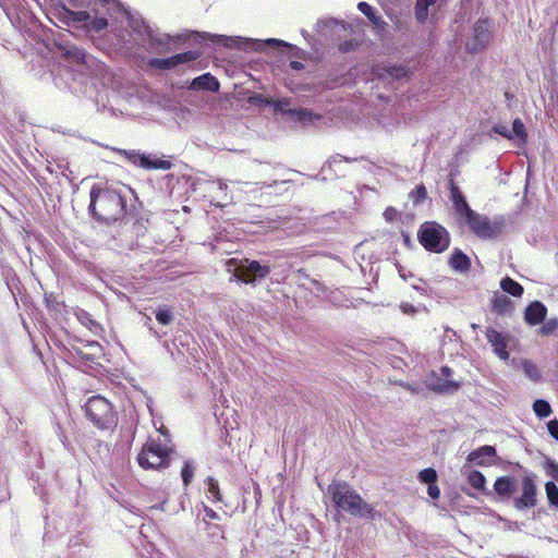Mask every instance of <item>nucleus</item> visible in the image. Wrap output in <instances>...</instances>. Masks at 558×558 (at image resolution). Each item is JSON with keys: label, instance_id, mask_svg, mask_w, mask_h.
Returning a JSON list of instances; mask_svg holds the SVG:
<instances>
[{"label": "nucleus", "instance_id": "f257e3e1", "mask_svg": "<svg viewBox=\"0 0 558 558\" xmlns=\"http://www.w3.org/2000/svg\"><path fill=\"white\" fill-rule=\"evenodd\" d=\"M69 35L60 34L56 39V46L64 57L66 64L60 70V78L69 90L75 95L93 98L96 94L94 77L97 60L86 51L68 39Z\"/></svg>", "mask_w": 558, "mask_h": 558}, {"label": "nucleus", "instance_id": "f03ea898", "mask_svg": "<svg viewBox=\"0 0 558 558\" xmlns=\"http://www.w3.org/2000/svg\"><path fill=\"white\" fill-rule=\"evenodd\" d=\"M89 216L107 226L118 223L140 204L136 193L128 185L112 186L94 184L89 191Z\"/></svg>", "mask_w": 558, "mask_h": 558}, {"label": "nucleus", "instance_id": "7ed1b4c3", "mask_svg": "<svg viewBox=\"0 0 558 558\" xmlns=\"http://www.w3.org/2000/svg\"><path fill=\"white\" fill-rule=\"evenodd\" d=\"M536 475L525 471L520 482L515 476H498L493 485V498L497 501H513L518 511H525L537 505L538 488L535 482Z\"/></svg>", "mask_w": 558, "mask_h": 558}, {"label": "nucleus", "instance_id": "20e7f679", "mask_svg": "<svg viewBox=\"0 0 558 558\" xmlns=\"http://www.w3.org/2000/svg\"><path fill=\"white\" fill-rule=\"evenodd\" d=\"M191 38L201 45L205 46H223L229 48H238L250 51L263 52L267 50H280L286 48L289 53H292L294 57L302 58L304 56V50L287 43L282 39L277 38H267V39H254L246 38L241 36H227V35H217L210 34L206 32H197L194 31L191 33Z\"/></svg>", "mask_w": 558, "mask_h": 558}, {"label": "nucleus", "instance_id": "39448f33", "mask_svg": "<svg viewBox=\"0 0 558 558\" xmlns=\"http://www.w3.org/2000/svg\"><path fill=\"white\" fill-rule=\"evenodd\" d=\"M327 492L338 513L344 512L367 520H374L377 515L374 507L367 504L347 482L333 481L328 485Z\"/></svg>", "mask_w": 558, "mask_h": 558}, {"label": "nucleus", "instance_id": "423d86ee", "mask_svg": "<svg viewBox=\"0 0 558 558\" xmlns=\"http://www.w3.org/2000/svg\"><path fill=\"white\" fill-rule=\"evenodd\" d=\"M125 21L132 34L136 36L134 41L137 46L159 53L170 51L171 36L156 33L138 13L131 12Z\"/></svg>", "mask_w": 558, "mask_h": 558}, {"label": "nucleus", "instance_id": "0eeeda50", "mask_svg": "<svg viewBox=\"0 0 558 558\" xmlns=\"http://www.w3.org/2000/svg\"><path fill=\"white\" fill-rule=\"evenodd\" d=\"M86 417L99 429H112L117 426L118 415L113 405L104 397H90L84 405Z\"/></svg>", "mask_w": 558, "mask_h": 558}, {"label": "nucleus", "instance_id": "6e6552de", "mask_svg": "<svg viewBox=\"0 0 558 558\" xmlns=\"http://www.w3.org/2000/svg\"><path fill=\"white\" fill-rule=\"evenodd\" d=\"M420 244L428 252L442 253L450 245V234L447 229L436 221L423 222L417 231Z\"/></svg>", "mask_w": 558, "mask_h": 558}, {"label": "nucleus", "instance_id": "1a4fd4ad", "mask_svg": "<svg viewBox=\"0 0 558 558\" xmlns=\"http://www.w3.org/2000/svg\"><path fill=\"white\" fill-rule=\"evenodd\" d=\"M227 265L234 267L233 272L238 281L251 286H256L267 278L271 271L269 264H263L259 260L248 258H230Z\"/></svg>", "mask_w": 558, "mask_h": 558}, {"label": "nucleus", "instance_id": "9d476101", "mask_svg": "<svg viewBox=\"0 0 558 558\" xmlns=\"http://www.w3.org/2000/svg\"><path fill=\"white\" fill-rule=\"evenodd\" d=\"M463 222L482 240L497 239L501 235L506 226L504 216H495L494 219H489L477 211L470 215Z\"/></svg>", "mask_w": 558, "mask_h": 558}, {"label": "nucleus", "instance_id": "9b49d317", "mask_svg": "<svg viewBox=\"0 0 558 558\" xmlns=\"http://www.w3.org/2000/svg\"><path fill=\"white\" fill-rule=\"evenodd\" d=\"M173 449L154 440L144 445L137 456L138 464L145 470H161L170 465Z\"/></svg>", "mask_w": 558, "mask_h": 558}, {"label": "nucleus", "instance_id": "f8f14e48", "mask_svg": "<svg viewBox=\"0 0 558 558\" xmlns=\"http://www.w3.org/2000/svg\"><path fill=\"white\" fill-rule=\"evenodd\" d=\"M116 151L122 155L132 165L145 170H169L172 167L171 160L166 159L165 156L159 157L157 154L120 148L116 149Z\"/></svg>", "mask_w": 558, "mask_h": 558}, {"label": "nucleus", "instance_id": "ddd939ff", "mask_svg": "<svg viewBox=\"0 0 558 558\" xmlns=\"http://www.w3.org/2000/svg\"><path fill=\"white\" fill-rule=\"evenodd\" d=\"M493 38L489 19H478L473 26V34L465 43V50L470 54L485 51Z\"/></svg>", "mask_w": 558, "mask_h": 558}, {"label": "nucleus", "instance_id": "4468645a", "mask_svg": "<svg viewBox=\"0 0 558 558\" xmlns=\"http://www.w3.org/2000/svg\"><path fill=\"white\" fill-rule=\"evenodd\" d=\"M138 206L135 204L130 215H125L118 223L121 227V235L125 236V240L133 243V240L143 236L147 231V219L138 216Z\"/></svg>", "mask_w": 558, "mask_h": 558}, {"label": "nucleus", "instance_id": "2eb2a0df", "mask_svg": "<svg viewBox=\"0 0 558 558\" xmlns=\"http://www.w3.org/2000/svg\"><path fill=\"white\" fill-rule=\"evenodd\" d=\"M202 53L197 50H189L167 58H150L147 61L149 69L158 71H169L178 68L181 64L196 61L201 58Z\"/></svg>", "mask_w": 558, "mask_h": 558}, {"label": "nucleus", "instance_id": "dca6fc26", "mask_svg": "<svg viewBox=\"0 0 558 558\" xmlns=\"http://www.w3.org/2000/svg\"><path fill=\"white\" fill-rule=\"evenodd\" d=\"M440 374L445 377H439L435 372L432 373V378L428 384V388L437 393H449L452 395L457 392L461 387V381L449 379V377L453 374L451 367L445 365L440 367Z\"/></svg>", "mask_w": 558, "mask_h": 558}, {"label": "nucleus", "instance_id": "f3484780", "mask_svg": "<svg viewBox=\"0 0 558 558\" xmlns=\"http://www.w3.org/2000/svg\"><path fill=\"white\" fill-rule=\"evenodd\" d=\"M378 81L385 84L391 85L392 88L395 83L410 76V71L405 65L402 64H387L377 68L374 71Z\"/></svg>", "mask_w": 558, "mask_h": 558}, {"label": "nucleus", "instance_id": "a211bd4d", "mask_svg": "<svg viewBox=\"0 0 558 558\" xmlns=\"http://www.w3.org/2000/svg\"><path fill=\"white\" fill-rule=\"evenodd\" d=\"M449 193L456 215L460 218L461 221H464L475 210L470 207L463 192L457 184H454L453 181H450Z\"/></svg>", "mask_w": 558, "mask_h": 558}, {"label": "nucleus", "instance_id": "6ab92c4d", "mask_svg": "<svg viewBox=\"0 0 558 558\" xmlns=\"http://www.w3.org/2000/svg\"><path fill=\"white\" fill-rule=\"evenodd\" d=\"M495 458H497V450L495 446L483 445L472 450L468 454L466 461L470 463H474L478 466H489L494 464Z\"/></svg>", "mask_w": 558, "mask_h": 558}, {"label": "nucleus", "instance_id": "aec40b11", "mask_svg": "<svg viewBox=\"0 0 558 558\" xmlns=\"http://www.w3.org/2000/svg\"><path fill=\"white\" fill-rule=\"evenodd\" d=\"M486 338L494 349V352L501 359L507 361L509 359L508 336L496 330L493 327L486 329Z\"/></svg>", "mask_w": 558, "mask_h": 558}, {"label": "nucleus", "instance_id": "412c9836", "mask_svg": "<svg viewBox=\"0 0 558 558\" xmlns=\"http://www.w3.org/2000/svg\"><path fill=\"white\" fill-rule=\"evenodd\" d=\"M547 315V307L541 301H533L529 303L524 311V320L531 326H536L543 323Z\"/></svg>", "mask_w": 558, "mask_h": 558}, {"label": "nucleus", "instance_id": "4be33fe9", "mask_svg": "<svg viewBox=\"0 0 558 558\" xmlns=\"http://www.w3.org/2000/svg\"><path fill=\"white\" fill-rule=\"evenodd\" d=\"M219 87V81L209 72L203 73L199 76L194 77L189 85V88L191 90L217 92Z\"/></svg>", "mask_w": 558, "mask_h": 558}, {"label": "nucleus", "instance_id": "5701e85b", "mask_svg": "<svg viewBox=\"0 0 558 558\" xmlns=\"http://www.w3.org/2000/svg\"><path fill=\"white\" fill-rule=\"evenodd\" d=\"M462 473L466 476L468 483L476 490L481 492L487 497H492V490L486 487V477L485 475L477 470H468L466 465H463Z\"/></svg>", "mask_w": 558, "mask_h": 558}, {"label": "nucleus", "instance_id": "b1692460", "mask_svg": "<svg viewBox=\"0 0 558 558\" xmlns=\"http://www.w3.org/2000/svg\"><path fill=\"white\" fill-rule=\"evenodd\" d=\"M357 9L361 13H363L368 21L372 23L374 31L377 34L383 33L386 29L387 23L383 20V17L377 13V10L365 1H361L357 4Z\"/></svg>", "mask_w": 558, "mask_h": 558}, {"label": "nucleus", "instance_id": "393cba45", "mask_svg": "<svg viewBox=\"0 0 558 558\" xmlns=\"http://www.w3.org/2000/svg\"><path fill=\"white\" fill-rule=\"evenodd\" d=\"M448 265L457 272L464 274L471 268L470 257L460 248H453Z\"/></svg>", "mask_w": 558, "mask_h": 558}, {"label": "nucleus", "instance_id": "a878e982", "mask_svg": "<svg viewBox=\"0 0 558 558\" xmlns=\"http://www.w3.org/2000/svg\"><path fill=\"white\" fill-rule=\"evenodd\" d=\"M448 0H416L414 4V16L417 23L425 24L429 16V8L439 3L445 5Z\"/></svg>", "mask_w": 558, "mask_h": 558}, {"label": "nucleus", "instance_id": "bb28decb", "mask_svg": "<svg viewBox=\"0 0 558 558\" xmlns=\"http://www.w3.org/2000/svg\"><path fill=\"white\" fill-rule=\"evenodd\" d=\"M65 354L68 359L72 360L73 363L78 364L80 367H93L83 344L77 345L70 343V345L65 348Z\"/></svg>", "mask_w": 558, "mask_h": 558}, {"label": "nucleus", "instance_id": "cd10ccee", "mask_svg": "<svg viewBox=\"0 0 558 558\" xmlns=\"http://www.w3.org/2000/svg\"><path fill=\"white\" fill-rule=\"evenodd\" d=\"M102 8L107 10L109 16L116 22L126 20L132 12L120 0H112L110 3L102 5Z\"/></svg>", "mask_w": 558, "mask_h": 558}, {"label": "nucleus", "instance_id": "c85d7f7f", "mask_svg": "<svg viewBox=\"0 0 558 558\" xmlns=\"http://www.w3.org/2000/svg\"><path fill=\"white\" fill-rule=\"evenodd\" d=\"M78 342L84 345V350L88 355L92 366L98 365L99 360L104 356V348L101 344L94 340H78Z\"/></svg>", "mask_w": 558, "mask_h": 558}, {"label": "nucleus", "instance_id": "c756f323", "mask_svg": "<svg viewBox=\"0 0 558 558\" xmlns=\"http://www.w3.org/2000/svg\"><path fill=\"white\" fill-rule=\"evenodd\" d=\"M512 301L505 294L495 295L492 301V307L498 315H506L512 311Z\"/></svg>", "mask_w": 558, "mask_h": 558}, {"label": "nucleus", "instance_id": "7c9ffc66", "mask_svg": "<svg viewBox=\"0 0 558 558\" xmlns=\"http://www.w3.org/2000/svg\"><path fill=\"white\" fill-rule=\"evenodd\" d=\"M291 118H293L295 121H299V122H302L305 124H311V123H314L315 121L320 120L319 114H316L305 108H295V110H293L291 112Z\"/></svg>", "mask_w": 558, "mask_h": 558}, {"label": "nucleus", "instance_id": "2f4dec72", "mask_svg": "<svg viewBox=\"0 0 558 558\" xmlns=\"http://www.w3.org/2000/svg\"><path fill=\"white\" fill-rule=\"evenodd\" d=\"M76 317L78 322L93 333L98 335L102 330L100 324H98L88 312L81 310L77 312Z\"/></svg>", "mask_w": 558, "mask_h": 558}, {"label": "nucleus", "instance_id": "473e14b6", "mask_svg": "<svg viewBox=\"0 0 558 558\" xmlns=\"http://www.w3.org/2000/svg\"><path fill=\"white\" fill-rule=\"evenodd\" d=\"M500 288L506 293H508L512 296H515V298H520L524 291L523 287L519 282H517L515 280H513L512 278H510L508 276L501 279Z\"/></svg>", "mask_w": 558, "mask_h": 558}, {"label": "nucleus", "instance_id": "72a5a7b5", "mask_svg": "<svg viewBox=\"0 0 558 558\" xmlns=\"http://www.w3.org/2000/svg\"><path fill=\"white\" fill-rule=\"evenodd\" d=\"M204 525L207 536L211 539V542L219 543L225 538V530L222 522L208 521V524Z\"/></svg>", "mask_w": 558, "mask_h": 558}, {"label": "nucleus", "instance_id": "f704fd0d", "mask_svg": "<svg viewBox=\"0 0 558 558\" xmlns=\"http://www.w3.org/2000/svg\"><path fill=\"white\" fill-rule=\"evenodd\" d=\"M511 133L513 135V138L518 141V146H523L526 144L527 141V132L525 129L524 123L520 118H515L512 122V130Z\"/></svg>", "mask_w": 558, "mask_h": 558}, {"label": "nucleus", "instance_id": "c9c22d12", "mask_svg": "<svg viewBox=\"0 0 558 558\" xmlns=\"http://www.w3.org/2000/svg\"><path fill=\"white\" fill-rule=\"evenodd\" d=\"M532 408H533V411H534L535 415L539 420H544V418L548 417L553 413L551 405L545 399H536L533 402Z\"/></svg>", "mask_w": 558, "mask_h": 558}, {"label": "nucleus", "instance_id": "e433bc0d", "mask_svg": "<svg viewBox=\"0 0 558 558\" xmlns=\"http://www.w3.org/2000/svg\"><path fill=\"white\" fill-rule=\"evenodd\" d=\"M351 161V159L343 157L341 155H336L331 157L329 160L325 162V165L322 167V173H325L327 170H332L336 175H340V170L338 169V166L342 162Z\"/></svg>", "mask_w": 558, "mask_h": 558}, {"label": "nucleus", "instance_id": "4c0bfd02", "mask_svg": "<svg viewBox=\"0 0 558 558\" xmlns=\"http://www.w3.org/2000/svg\"><path fill=\"white\" fill-rule=\"evenodd\" d=\"M195 472V464L192 460H185L181 469V478L184 487L186 488L193 481Z\"/></svg>", "mask_w": 558, "mask_h": 558}, {"label": "nucleus", "instance_id": "58836bf2", "mask_svg": "<svg viewBox=\"0 0 558 558\" xmlns=\"http://www.w3.org/2000/svg\"><path fill=\"white\" fill-rule=\"evenodd\" d=\"M545 492L550 507L558 509V486L555 482L548 481L545 484Z\"/></svg>", "mask_w": 558, "mask_h": 558}, {"label": "nucleus", "instance_id": "ea45409f", "mask_svg": "<svg viewBox=\"0 0 558 558\" xmlns=\"http://www.w3.org/2000/svg\"><path fill=\"white\" fill-rule=\"evenodd\" d=\"M202 508L204 511V515L202 519L204 524H208V521L222 522L223 519H226V517H227L226 512H223L222 514H219L218 512H216L214 509L209 508L205 504H202Z\"/></svg>", "mask_w": 558, "mask_h": 558}, {"label": "nucleus", "instance_id": "a19ab883", "mask_svg": "<svg viewBox=\"0 0 558 558\" xmlns=\"http://www.w3.org/2000/svg\"><path fill=\"white\" fill-rule=\"evenodd\" d=\"M207 486L208 496L211 497L215 501H221L222 495L219 489L218 481L211 476H208L205 480Z\"/></svg>", "mask_w": 558, "mask_h": 558}, {"label": "nucleus", "instance_id": "79ce46f5", "mask_svg": "<svg viewBox=\"0 0 558 558\" xmlns=\"http://www.w3.org/2000/svg\"><path fill=\"white\" fill-rule=\"evenodd\" d=\"M523 373L527 378H530L532 381L537 383L542 379V375L537 368V366L532 363L531 361H523L522 363Z\"/></svg>", "mask_w": 558, "mask_h": 558}, {"label": "nucleus", "instance_id": "37998d69", "mask_svg": "<svg viewBox=\"0 0 558 558\" xmlns=\"http://www.w3.org/2000/svg\"><path fill=\"white\" fill-rule=\"evenodd\" d=\"M417 480L422 484L430 485L437 483L438 474L434 468H426L418 472Z\"/></svg>", "mask_w": 558, "mask_h": 558}, {"label": "nucleus", "instance_id": "c03bdc74", "mask_svg": "<svg viewBox=\"0 0 558 558\" xmlns=\"http://www.w3.org/2000/svg\"><path fill=\"white\" fill-rule=\"evenodd\" d=\"M156 319L161 325H169L173 320V313L167 305L160 306L155 312Z\"/></svg>", "mask_w": 558, "mask_h": 558}, {"label": "nucleus", "instance_id": "a18cd8bd", "mask_svg": "<svg viewBox=\"0 0 558 558\" xmlns=\"http://www.w3.org/2000/svg\"><path fill=\"white\" fill-rule=\"evenodd\" d=\"M291 102L290 98H280L274 101L272 107L276 112L291 117V112L295 110L291 108Z\"/></svg>", "mask_w": 558, "mask_h": 558}, {"label": "nucleus", "instance_id": "49530a36", "mask_svg": "<svg viewBox=\"0 0 558 558\" xmlns=\"http://www.w3.org/2000/svg\"><path fill=\"white\" fill-rule=\"evenodd\" d=\"M414 205L422 204L427 198L426 186L421 183L417 184L409 194Z\"/></svg>", "mask_w": 558, "mask_h": 558}, {"label": "nucleus", "instance_id": "de8ad7c7", "mask_svg": "<svg viewBox=\"0 0 558 558\" xmlns=\"http://www.w3.org/2000/svg\"><path fill=\"white\" fill-rule=\"evenodd\" d=\"M543 323L544 324L542 325V327L539 329V333L543 336H550L558 329V318L557 317L549 318L548 320L543 322Z\"/></svg>", "mask_w": 558, "mask_h": 558}, {"label": "nucleus", "instance_id": "09e8293b", "mask_svg": "<svg viewBox=\"0 0 558 558\" xmlns=\"http://www.w3.org/2000/svg\"><path fill=\"white\" fill-rule=\"evenodd\" d=\"M544 468L546 470L547 475L553 477L555 481L558 482V463L556 460L551 458L545 459Z\"/></svg>", "mask_w": 558, "mask_h": 558}, {"label": "nucleus", "instance_id": "8fccbe9b", "mask_svg": "<svg viewBox=\"0 0 558 558\" xmlns=\"http://www.w3.org/2000/svg\"><path fill=\"white\" fill-rule=\"evenodd\" d=\"M492 131L507 140H513V135L511 131L504 124L497 123L494 124Z\"/></svg>", "mask_w": 558, "mask_h": 558}, {"label": "nucleus", "instance_id": "3c124183", "mask_svg": "<svg viewBox=\"0 0 558 558\" xmlns=\"http://www.w3.org/2000/svg\"><path fill=\"white\" fill-rule=\"evenodd\" d=\"M163 181H165L166 189L169 190V192L171 193L173 191L175 184L179 183L180 177H178L173 173H169L163 178Z\"/></svg>", "mask_w": 558, "mask_h": 558}, {"label": "nucleus", "instance_id": "603ef678", "mask_svg": "<svg viewBox=\"0 0 558 558\" xmlns=\"http://www.w3.org/2000/svg\"><path fill=\"white\" fill-rule=\"evenodd\" d=\"M304 68H305V65L302 62L292 60L288 63L284 71L287 74H292V73L300 72V71L304 70Z\"/></svg>", "mask_w": 558, "mask_h": 558}, {"label": "nucleus", "instance_id": "864d4df0", "mask_svg": "<svg viewBox=\"0 0 558 558\" xmlns=\"http://www.w3.org/2000/svg\"><path fill=\"white\" fill-rule=\"evenodd\" d=\"M92 26L95 31L100 32L102 29H106L108 26V20L104 16L95 17L92 22Z\"/></svg>", "mask_w": 558, "mask_h": 558}, {"label": "nucleus", "instance_id": "5fc2aeb1", "mask_svg": "<svg viewBox=\"0 0 558 558\" xmlns=\"http://www.w3.org/2000/svg\"><path fill=\"white\" fill-rule=\"evenodd\" d=\"M549 435L558 441V420L554 418L547 423Z\"/></svg>", "mask_w": 558, "mask_h": 558}, {"label": "nucleus", "instance_id": "6e6d98bb", "mask_svg": "<svg viewBox=\"0 0 558 558\" xmlns=\"http://www.w3.org/2000/svg\"><path fill=\"white\" fill-rule=\"evenodd\" d=\"M383 215L386 221L392 222L399 216V211L395 207H387Z\"/></svg>", "mask_w": 558, "mask_h": 558}, {"label": "nucleus", "instance_id": "4d7b16f0", "mask_svg": "<svg viewBox=\"0 0 558 558\" xmlns=\"http://www.w3.org/2000/svg\"><path fill=\"white\" fill-rule=\"evenodd\" d=\"M427 495L434 500H437L440 497V489H439L437 483H433V484L428 485Z\"/></svg>", "mask_w": 558, "mask_h": 558}, {"label": "nucleus", "instance_id": "13d9d810", "mask_svg": "<svg viewBox=\"0 0 558 558\" xmlns=\"http://www.w3.org/2000/svg\"><path fill=\"white\" fill-rule=\"evenodd\" d=\"M400 308L405 315H415L417 313V308L411 303H401Z\"/></svg>", "mask_w": 558, "mask_h": 558}, {"label": "nucleus", "instance_id": "bf43d9fd", "mask_svg": "<svg viewBox=\"0 0 558 558\" xmlns=\"http://www.w3.org/2000/svg\"><path fill=\"white\" fill-rule=\"evenodd\" d=\"M401 236H402V240H403V244L407 248H412L413 247V242H412V239L410 236V234L405 231H401Z\"/></svg>", "mask_w": 558, "mask_h": 558}, {"label": "nucleus", "instance_id": "052dcab7", "mask_svg": "<svg viewBox=\"0 0 558 558\" xmlns=\"http://www.w3.org/2000/svg\"><path fill=\"white\" fill-rule=\"evenodd\" d=\"M399 275L404 280H407L408 278H413L414 277V275L412 272H410V271H408V274H407L402 267H399Z\"/></svg>", "mask_w": 558, "mask_h": 558}, {"label": "nucleus", "instance_id": "680f3d73", "mask_svg": "<svg viewBox=\"0 0 558 558\" xmlns=\"http://www.w3.org/2000/svg\"><path fill=\"white\" fill-rule=\"evenodd\" d=\"M59 438L66 450H70V442L63 434H59Z\"/></svg>", "mask_w": 558, "mask_h": 558}, {"label": "nucleus", "instance_id": "e2e57ef3", "mask_svg": "<svg viewBox=\"0 0 558 558\" xmlns=\"http://www.w3.org/2000/svg\"><path fill=\"white\" fill-rule=\"evenodd\" d=\"M70 1L75 7H83V5H86L89 2V0H70Z\"/></svg>", "mask_w": 558, "mask_h": 558}, {"label": "nucleus", "instance_id": "0e129e2a", "mask_svg": "<svg viewBox=\"0 0 558 558\" xmlns=\"http://www.w3.org/2000/svg\"><path fill=\"white\" fill-rule=\"evenodd\" d=\"M322 24H324L325 26H330L332 24H336V20L329 19L327 21H318L317 22V26H320Z\"/></svg>", "mask_w": 558, "mask_h": 558}, {"label": "nucleus", "instance_id": "69168bd1", "mask_svg": "<svg viewBox=\"0 0 558 558\" xmlns=\"http://www.w3.org/2000/svg\"><path fill=\"white\" fill-rule=\"evenodd\" d=\"M311 282L316 287L318 291H323V284L319 281L311 279Z\"/></svg>", "mask_w": 558, "mask_h": 558}, {"label": "nucleus", "instance_id": "338daca9", "mask_svg": "<svg viewBox=\"0 0 558 558\" xmlns=\"http://www.w3.org/2000/svg\"><path fill=\"white\" fill-rule=\"evenodd\" d=\"M412 288L415 289L416 291H418L421 294H425V289L416 283H413L412 284Z\"/></svg>", "mask_w": 558, "mask_h": 558}, {"label": "nucleus", "instance_id": "774afa93", "mask_svg": "<svg viewBox=\"0 0 558 558\" xmlns=\"http://www.w3.org/2000/svg\"><path fill=\"white\" fill-rule=\"evenodd\" d=\"M349 46H350V44L348 41L342 43L340 45L341 51H345V52L349 51Z\"/></svg>", "mask_w": 558, "mask_h": 558}]
</instances>
